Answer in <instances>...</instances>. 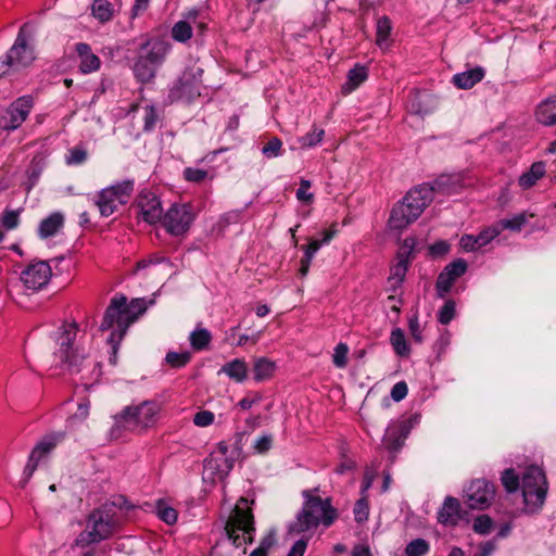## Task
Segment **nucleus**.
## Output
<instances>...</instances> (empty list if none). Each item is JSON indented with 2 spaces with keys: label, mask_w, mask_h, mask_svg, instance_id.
<instances>
[{
  "label": "nucleus",
  "mask_w": 556,
  "mask_h": 556,
  "mask_svg": "<svg viewBox=\"0 0 556 556\" xmlns=\"http://www.w3.org/2000/svg\"><path fill=\"white\" fill-rule=\"evenodd\" d=\"M146 311L143 302L139 299L127 302L126 296L115 295L108 306L101 324L102 330H110L108 343L112 353L110 363L117 364V352L128 328L137 320L138 316Z\"/></svg>",
  "instance_id": "nucleus-1"
},
{
  "label": "nucleus",
  "mask_w": 556,
  "mask_h": 556,
  "mask_svg": "<svg viewBox=\"0 0 556 556\" xmlns=\"http://www.w3.org/2000/svg\"><path fill=\"white\" fill-rule=\"evenodd\" d=\"M317 492L318 488L302 492L303 506L288 528L290 535L306 533L313 535L319 525L329 528L337 520L338 511L332 506L331 498L323 500L316 495Z\"/></svg>",
  "instance_id": "nucleus-2"
},
{
  "label": "nucleus",
  "mask_w": 556,
  "mask_h": 556,
  "mask_svg": "<svg viewBox=\"0 0 556 556\" xmlns=\"http://www.w3.org/2000/svg\"><path fill=\"white\" fill-rule=\"evenodd\" d=\"M134 64L135 78L141 84L153 81L157 68L165 62L172 51V43L161 37L142 36Z\"/></svg>",
  "instance_id": "nucleus-3"
},
{
  "label": "nucleus",
  "mask_w": 556,
  "mask_h": 556,
  "mask_svg": "<svg viewBox=\"0 0 556 556\" xmlns=\"http://www.w3.org/2000/svg\"><path fill=\"white\" fill-rule=\"evenodd\" d=\"M78 327L75 323L63 324L55 332L54 341L58 349L55 357L72 372L83 370V364L89 358V349L85 346L84 336L78 340Z\"/></svg>",
  "instance_id": "nucleus-4"
},
{
  "label": "nucleus",
  "mask_w": 556,
  "mask_h": 556,
  "mask_svg": "<svg viewBox=\"0 0 556 556\" xmlns=\"http://www.w3.org/2000/svg\"><path fill=\"white\" fill-rule=\"evenodd\" d=\"M115 511L111 505L93 509L86 519L85 529L77 535L75 544L86 547L111 538L116 529Z\"/></svg>",
  "instance_id": "nucleus-5"
},
{
  "label": "nucleus",
  "mask_w": 556,
  "mask_h": 556,
  "mask_svg": "<svg viewBox=\"0 0 556 556\" xmlns=\"http://www.w3.org/2000/svg\"><path fill=\"white\" fill-rule=\"evenodd\" d=\"M252 504L253 501L240 497L226 521L225 532L235 547L252 544L254 541L256 529Z\"/></svg>",
  "instance_id": "nucleus-6"
},
{
  "label": "nucleus",
  "mask_w": 556,
  "mask_h": 556,
  "mask_svg": "<svg viewBox=\"0 0 556 556\" xmlns=\"http://www.w3.org/2000/svg\"><path fill=\"white\" fill-rule=\"evenodd\" d=\"M33 46V30L28 24H24L15 38L13 46L0 58V76L26 68L35 61Z\"/></svg>",
  "instance_id": "nucleus-7"
},
{
  "label": "nucleus",
  "mask_w": 556,
  "mask_h": 556,
  "mask_svg": "<svg viewBox=\"0 0 556 556\" xmlns=\"http://www.w3.org/2000/svg\"><path fill=\"white\" fill-rule=\"evenodd\" d=\"M160 408V404L155 401H144L138 405L127 406L115 416V424L131 431L152 427L156 422Z\"/></svg>",
  "instance_id": "nucleus-8"
},
{
  "label": "nucleus",
  "mask_w": 556,
  "mask_h": 556,
  "mask_svg": "<svg viewBox=\"0 0 556 556\" xmlns=\"http://www.w3.org/2000/svg\"><path fill=\"white\" fill-rule=\"evenodd\" d=\"M521 491L527 513H535L543 506L547 493V480L544 471L531 466L522 476Z\"/></svg>",
  "instance_id": "nucleus-9"
},
{
  "label": "nucleus",
  "mask_w": 556,
  "mask_h": 556,
  "mask_svg": "<svg viewBox=\"0 0 556 556\" xmlns=\"http://www.w3.org/2000/svg\"><path fill=\"white\" fill-rule=\"evenodd\" d=\"M238 454L236 447L230 448L225 441L219 442L204 459L203 475L205 479L212 482L226 479L233 469Z\"/></svg>",
  "instance_id": "nucleus-10"
},
{
  "label": "nucleus",
  "mask_w": 556,
  "mask_h": 556,
  "mask_svg": "<svg viewBox=\"0 0 556 556\" xmlns=\"http://www.w3.org/2000/svg\"><path fill=\"white\" fill-rule=\"evenodd\" d=\"M134 187L132 179H125L102 189L96 200L100 214L104 217L111 216L119 205L127 203Z\"/></svg>",
  "instance_id": "nucleus-11"
},
{
  "label": "nucleus",
  "mask_w": 556,
  "mask_h": 556,
  "mask_svg": "<svg viewBox=\"0 0 556 556\" xmlns=\"http://www.w3.org/2000/svg\"><path fill=\"white\" fill-rule=\"evenodd\" d=\"M197 213L191 203H174L164 213L162 226L173 237H182L191 228Z\"/></svg>",
  "instance_id": "nucleus-12"
},
{
  "label": "nucleus",
  "mask_w": 556,
  "mask_h": 556,
  "mask_svg": "<svg viewBox=\"0 0 556 556\" xmlns=\"http://www.w3.org/2000/svg\"><path fill=\"white\" fill-rule=\"evenodd\" d=\"M34 108V98L29 94L14 100L0 117V127L4 130H16L28 117Z\"/></svg>",
  "instance_id": "nucleus-13"
},
{
  "label": "nucleus",
  "mask_w": 556,
  "mask_h": 556,
  "mask_svg": "<svg viewBox=\"0 0 556 556\" xmlns=\"http://www.w3.org/2000/svg\"><path fill=\"white\" fill-rule=\"evenodd\" d=\"M414 245L415 242L413 239H405L396 254L395 263L390 268L388 285L389 289L393 292H395L405 280L413 258Z\"/></svg>",
  "instance_id": "nucleus-14"
},
{
  "label": "nucleus",
  "mask_w": 556,
  "mask_h": 556,
  "mask_svg": "<svg viewBox=\"0 0 556 556\" xmlns=\"http://www.w3.org/2000/svg\"><path fill=\"white\" fill-rule=\"evenodd\" d=\"M428 205L415 204L403 198L391 211L389 227L402 231L418 219Z\"/></svg>",
  "instance_id": "nucleus-15"
},
{
  "label": "nucleus",
  "mask_w": 556,
  "mask_h": 556,
  "mask_svg": "<svg viewBox=\"0 0 556 556\" xmlns=\"http://www.w3.org/2000/svg\"><path fill=\"white\" fill-rule=\"evenodd\" d=\"M52 277V269L48 262L38 261L27 265L21 273V281L24 287L38 292L47 287Z\"/></svg>",
  "instance_id": "nucleus-16"
},
{
  "label": "nucleus",
  "mask_w": 556,
  "mask_h": 556,
  "mask_svg": "<svg viewBox=\"0 0 556 556\" xmlns=\"http://www.w3.org/2000/svg\"><path fill=\"white\" fill-rule=\"evenodd\" d=\"M65 438V433L56 431L45 435L33 448L28 462L25 466L24 473L30 477L36 470L39 463L45 459Z\"/></svg>",
  "instance_id": "nucleus-17"
},
{
  "label": "nucleus",
  "mask_w": 556,
  "mask_h": 556,
  "mask_svg": "<svg viewBox=\"0 0 556 556\" xmlns=\"http://www.w3.org/2000/svg\"><path fill=\"white\" fill-rule=\"evenodd\" d=\"M65 438V433L56 431L45 435L33 448L28 462L25 466L24 473L30 477L36 470L39 463L45 459Z\"/></svg>",
  "instance_id": "nucleus-18"
},
{
  "label": "nucleus",
  "mask_w": 556,
  "mask_h": 556,
  "mask_svg": "<svg viewBox=\"0 0 556 556\" xmlns=\"http://www.w3.org/2000/svg\"><path fill=\"white\" fill-rule=\"evenodd\" d=\"M494 495V485L483 479L473 480L465 491L466 503L471 509H484L489 507Z\"/></svg>",
  "instance_id": "nucleus-19"
},
{
  "label": "nucleus",
  "mask_w": 556,
  "mask_h": 556,
  "mask_svg": "<svg viewBox=\"0 0 556 556\" xmlns=\"http://www.w3.org/2000/svg\"><path fill=\"white\" fill-rule=\"evenodd\" d=\"M468 264L464 258H457L447 264L439 274L435 290L439 298L443 299L452 289L454 282L465 275Z\"/></svg>",
  "instance_id": "nucleus-20"
},
{
  "label": "nucleus",
  "mask_w": 556,
  "mask_h": 556,
  "mask_svg": "<svg viewBox=\"0 0 556 556\" xmlns=\"http://www.w3.org/2000/svg\"><path fill=\"white\" fill-rule=\"evenodd\" d=\"M137 207L139 217L143 222L150 225L162 222L164 215L162 203L155 193L150 191L141 192L137 199Z\"/></svg>",
  "instance_id": "nucleus-21"
},
{
  "label": "nucleus",
  "mask_w": 556,
  "mask_h": 556,
  "mask_svg": "<svg viewBox=\"0 0 556 556\" xmlns=\"http://www.w3.org/2000/svg\"><path fill=\"white\" fill-rule=\"evenodd\" d=\"M408 428L403 421H392L389 424L384 437L383 445L391 453L397 452L408 435Z\"/></svg>",
  "instance_id": "nucleus-22"
},
{
  "label": "nucleus",
  "mask_w": 556,
  "mask_h": 556,
  "mask_svg": "<svg viewBox=\"0 0 556 556\" xmlns=\"http://www.w3.org/2000/svg\"><path fill=\"white\" fill-rule=\"evenodd\" d=\"M437 519L438 522L443 526H457L462 519V508L459 501L455 497L446 496L438 511Z\"/></svg>",
  "instance_id": "nucleus-23"
},
{
  "label": "nucleus",
  "mask_w": 556,
  "mask_h": 556,
  "mask_svg": "<svg viewBox=\"0 0 556 556\" xmlns=\"http://www.w3.org/2000/svg\"><path fill=\"white\" fill-rule=\"evenodd\" d=\"M76 52L79 58V70L84 74H90L100 68L101 61L96 55L88 43L79 42L76 45Z\"/></svg>",
  "instance_id": "nucleus-24"
},
{
  "label": "nucleus",
  "mask_w": 556,
  "mask_h": 556,
  "mask_svg": "<svg viewBox=\"0 0 556 556\" xmlns=\"http://www.w3.org/2000/svg\"><path fill=\"white\" fill-rule=\"evenodd\" d=\"M64 215L60 212H53L43 218L38 226V236L41 239L54 237L64 227Z\"/></svg>",
  "instance_id": "nucleus-25"
},
{
  "label": "nucleus",
  "mask_w": 556,
  "mask_h": 556,
  "mask_svg": "<svg viewBox=\"0 0 556 556\" xmlns=\"http://www.w3.org/2000/svg\"><path fill=\"white\" fill-rule=\"evenodd\" d=\"M485 75L484 68L477 66L463 73H457L453 76L452 81L458 89H470L480 83Z\"/></svg>",
  "instance_id": "nucleus-26"
},
{
  "label": "nucleus",
  "mask_w": 556,
  "mask_h": 556,
  "mask_svg": "<svg viewBox=\"0 0 556 556\" xmlns=\"http://www.w3.org/2000/svg\"><path fill=\"white\" fill-rule=\"evenodd\" d=\"M393 25L388 16H380L376 22V45L382 51H387L392 45Z\"/></svg>",
  "instance_id": "nucleus-27"
},
{
  "label": "nucleus",
  "mask_w": 556,
  "mask_h": 556,
  "mask_svg": "<svg viewBox=\"0 0 556 556\" xmlns=\"http://www.w3.org/2000/svg\"><path fill=\"white\" fill-rule=\"evenodd\" d=\"M536 121L544 126L556 125V94L543 100L535 110Z\"/></svg>",
  "instance_id": "nucleus-28"
},
{
  "label": "nucleus",
  "mask_w": 556,
  "mask_h": 556,
  "mask_svg": "<svg viewBox=\"0 0 556 556\" xmlns=\"http://www.w3.org/2000/svg\"><path fill=\"white\" fill-rule=\"evenodd\" d=\"M368 78V68L365 65L355 64L346 75V81L342 86V92L349 94L356 90Z\"/></svg>",
  "instance_id": "nucleus-29"
},
{
  "label": "nucleus",
  "mask_w": 556,
  "mask_h": 556,
  "mask_svg": "<svg viewBox=\"0 0 556 556\" xmlns=\"http://www.w3.org/2000/svg\"><path fill=\"white\" fill-rule=\"evenodd\" d=\"M219 372L225 374L229 379L241 383L247 379L248 365L243 358H235L223 365Z\"/></svg>",
  "instance_id": "nucleus-30"
},
{
  "label": "nucleus",
  "mask_w": 556,
  "mask_h": 556,
  "mask_svg": "<svg viewBox=\"0 0 556 556\" xmlns=\"http://www.w3.org/2000/svg\"><path fill=\"white\" fill-rule=\"evenodd\" d=\"M404 198L415 204L429 205L434 199V187L430 184L419 185L410 189Z\"/></svg>",
  "instance_id": "nucleus-31"
},
{
  "label": "nucleus",
  "mask_w": 556,
  "mask_h": 556,
  "mask_svg": "<svg viewBox=\"0 0 556 556\" xmlns=\"http://www.w3.org/2000/svg\"><path fill=\"white\" fill-rule=\"evenodd\" d=\"M212 333L208 329L198 324L189 334V343L193 351H205L212 342Z\"/></svg>",
  "instance_id": "nucleus-32"
},
{
  "label": "nucleus",
  "mask_w": 556,
  "mask_h": 556,
  "mask_svg": "<svg viewBox=\"0 0 556 556\" xmlns=\"http://www.w3.org/2000/svg\"><path fill=\"white\" fill-rule=\"evenodd\" d=\"M545 163L542 161L534 162L528 172L523 173L518 184L521 189L527 190L536 185V182L545 175Z\"/></svg>",
  "instance_id": "nucleus-33"
},
{
  "label": "nucleus",
  "mask_w": 556,
  "mask_h": 556,
  "mask_svg": "<svg viewBox=\"0 0 556 556\" xmlns=\"http://www.w3.org/2000/svg\"><path fill=\"white\" fill-rule=\"evenodd\" d=\"M276 369V364L266 358L260 357L254 362L253 377L255 381H264L269 379Z\"/></svg>",
  "instance_id": "nucleus-34"
},
{
  "label": "nucleus",
  "mask_w": 556,
  "mask_h": 556,
  "mask_svg": "<svg viewBox=\"0 0 556 556\" xmlns=\"http://www.w3.org/2000/svg\"><path fill=\"white\" fill-rule=\"evenodd\" d=\"M172 39L179 43H187L193 36V28L189 21L180 20L170 29Z\"/></svg>",
  "instance_id": "nucleus-35"
},
{
  "label": "nucleus",
  "mask_w": 556,
  "mask_h": 556,
  "mask_svg": "<svg viewBox=\"0 0 556 556\" xmlns=\"http://www.w3.org/2000/svg\"><path fill=\"white\" fill-rule=\"evenodd\" d=\"M325 137V130L313 125L311 130L298 138L296 142L301 149H312L317 147Z\"/></svg>",
  "instance_id": "nucleus-36"
},
{
  "label": "nucleus",
  "mask_w": 556,
  "mask_h": 556,
  "mask_svg": "<svg viewBox=\"0 0 556 556\" xmlns=\"http://www.w3.org/2000/svg\"><path fill=\"white\" fill-rule=\"evenodd\" d=\"M390 343L396 355L401 357L408 356L410 348L407 343L404 331L401 328H394L390 334Z\"/></svg>",
  "instance_id": "nucleus-37"
},
{
  "label": "nucleus",
  "mask_w": 556,
  "mask_h": 556,
  "mask_svg": "<svg viewBox=\"0 0 556 556\" xmlns=\"http://www.w3.org/2000/svg\"><path fill=\"white\" fill-rule=\"evenodd\" d=\"M92 15L101 23L109 22L114 15V5L109 0H94L91 5Z\"/></svg>",
  "instance_id": "nucleus-38"
},
{
  "label": "nucleus",
  "mask_w": 556,
  "mask_h": 556,
  "mask_svg": "<svg viewBox=\"0 0 556 556\" xmlns=\"http://www.w3.org/2000/svg\"><path fill=\"white\" fill-rule=\"evenodd\" d=\"M155 514L159 517V519H161L168 526L175 525L178 519L177 510L173 506H170L165 500H159L156 502Z\"/></svg>",
  "instance_id": "nucleus-39"
},
{
  "label": "nucleus",
  "mask_w": 556,
  "mask_h": 556,
  "mask_svg": "<svg viewBox=\"0 0 556 556\" xmlns=\"http://www.w3.org/2000/svg\"><path fill=\"white\" fill-rule=\"evenodd\" d=\"M532 216V214L528 215L526 212H522L514 215L511 218L502 219L496 224L501 232L505 229L511 231H520L522 227L528 223L529 217Z\"/></svg>",
  "instance_id": "nucleus-40"
},
{
  "label": "nucleus",
  "mask_w": 556,
  "mask_h": 556,
  "mask_svg": "<svg viewBox=\"0 0 556 556\" xmlns=\"http://www.w3.org/2000/svg\"><path fill=\"white\" fill-rule=\"evenodd\" d=\"M191 357L192 355L189 351H170L166 354L165 361L172 368H182L190 363Z\"/></svg>",
  "instance_id": "nucleus-41"
},
{
  "label": "nucleus",
  "mask_w": 556,
  "mask_h": 556,
  "mask_svg": "<svg viewBox=\"0 0 556 556\" xmlns=\"http://www.w3.org/2000/svg\"><path fill=\"white\" fill-rule=\"evenodd\" d=\"M354 520L357 523H363L368 520L369 517V503L368 496H362L356 501L353 508Z\"/></svg>",
  "instance_id": "nucleus-42"
},
{
  "label": "nucleus",
  "mask_w": 556,
  "mask_h": 556,
  "mask_svg": "<svg viewBox=\"0 0 556 556\" xmlns=\"http://www.w3.org/2000/svg\"><path fill=\"white\" fill-rule=\"evenodd\" d=\"M182 177L186 181L194 184H200L207 178L213 179V175H210L208 170L195 167H186Z\"/></svg>",
  "instance_id": "nucleus-43"
},
{
  "label": "nucleus",
  "mask_w": 556,
  "mask_h": 556,
  "mask_svg": "<svg viewBox=\"0 0 556 556\" xmlns=\"http://www.w3.org/2000/svg\"><path fill=\"white\" fill-rule=\"evenodd\" d=\"M282 141L278 137L270 138L262 148V154L266 159H275L282 155Z\"/></svg>",
  "instance_id": "nucleus-44"
},
{
  "label": "nucleus",
  "mask_w": 556,
  "mask_h": 556,
  "mask_svg": "<svg viewBox=\"0 0 556 556\" xmlns=\"http://www.w3.org/2000/svg\"><path fill=\"white\" fill-rule=\"evenodd\" d=\"M20 210L5 208L0 216V225L7 230H13L20 225Z\"/></svg>",
  "instance_id": "nucleus-45"
},
{
  "label": "nucleus",
  "mask_w": 556,
  "mask_h": 556,
  "mask_svg": "<svg viewBox=\"0 0 556 556\" xmlns=\"http://www.w3.org/2000/svg\"><path fill=\"white\" fill-rule=\"evenodd\" d=\"M501 235L497 224H493L489 227L483 228L477 236L479 248L488 245L492 240Z\"/></svg>",
  "instance_id": "nucleus-46"
},
{
  "label": "nucleus",
  "mask_w": 556,
  "mask_h": 556,
  "mask_svg": "<svg viewBox=\"0 0 556 556\" xmlns=\"http://www.w3.org/2000/svg\"><path fill=\"white\" fill-rule=\"evenodd\" d=\"M87 157L88 153L84 147H74L65 155V163L70 166H76L85 163Z\"/></svg>",
  "instance_id": "nucleus-47"
},
{
  "label": "nucleus",
  "mask_w": 556,
  "mask_h": 556,
  "mask_svg": "<svg viewBox=\"0 0 556 556\" xmlns=\"http://www.w3.org/2000/svg\"><path fill=\"white\" fill-rule=\"evenodd\" d=\"M247 207L248 204L245 205V207L231 210L223 214L219 219L222 227H228L230 225H236L243 222L244 212Z\"/></svg>",
  "instance_id": "nucleus-48"
},
{
  "label": "nucleus",
  "mask_w": 556,
  "mask_h": 556,
  "mask_svg": "<svg viewBox=\"0 0 556 556\" xmlns=\"http://www.w3.org/2000/svg\"><path fill=\"white\" fill-rule=\"evenodd\" d=\"M501 480L502 484L504 485L505 490L508 493L516 492L520 486L519 477L515 473V470L511 468L506 469L503 472Z\"/></svg>",
  "instance_id": "nucleus-49"
},
{
  "label": "nucleus",
  "mask_w": 556,
  "mask_h": 556,
  "mask_svg": "<svg viewBox=\"0 0 556 556\" xmlns=\"http://www.w3.org/2000/svg\"><path fill=\"white\" fill-rule=\"evenodd\" d=\"M429 551V544L424 539H416L409 542L405 548L406 556H424Z\"/></svg>",
  "instance_id": "nucleus-50"
},
{
  "label": "nucleus",
  "mask_w": 556,
  "mask_h": 556,
  "mask_svg": "<svg viewBox=\"0 0 556 556\" xmlns=\"http://www.w3.org/2000/svg\"><path fill=\"white\" fill-rule=\"evenodd\" d=\"M349 346L346 343L340 342L336 345L332 355L333 365L337 368H344L348 365Z\"/></svg>",
  "instance_id": "nucleus-51"
},
{
  "label": "nucleus",
  "mask_w": 556,
  "mask_h": 556,
  "mask_svg": "<svg viewBox=\"0 0 556 556\" xmlns=\"http://www.w3.org/2000/svg\"><path fill=\"white\" fill-rule=\"evenodd\" d=\"M456 314V304L453 300H447L438 313V320L442 325L450 324Z\"/></svg>",
  "instance_id": "nucleus-52"
},
{
  "label": "nucleus",
  "mask_w": 556,
  "mask_h": 556,
  "mask_svg": "<svg viewBox=\"0 0 556 556\" xmlns=\"http://www.w3.org/2000/svg\"><path fill=\"white\" fill-rule=\"evenodd\" d=\"M312 182L307 179L302 178L300 180V187L295 192V197L300 202L311 204L314 201V193L309 191Z\"/></svg>",
  "instance_id": "nucleus-53"
},
{
  "label": "nucleus",
  "mask_w": 556,
  "mask_h": 556,
  "mask_svg": "<svg viewBox=\"0 0 556 556\" xmlns=\"http://www.w3.org/2000/svg\"><path fill=\"white\" fill-rule=\"evenodd\" d=\"M159 122V114L153 105H147L143 114V130L152 131Z\"/></svg>",
  "instance_id": "nucleus-54"
},
{
  "label": "nucleus",
  "mask_w": 556,
  "mask_h": 556,
  "mask_svg": "<svg viewBox=\"0 0 556 556\" xmlns=\"http://www.w3.org/2000/svg\"><path fill=\"white\" fill-rule=\"evenodd\" d=\"M493 528L492 519L486 515H481L473 520L472 529L478 534H489Z\"/></svg>",
  "instance_id": "nucleus-55"
},
{
  "label": "nucleus",
  "mask_w": 556,
  "mask_h": 556,
  "mask_svg": "<svg viewBox=\"0 0 556 556\" xmlns=\"http://www.w3.org/2000/svg\"><path fill=\"white\" fill-rule=\"evenodd\" d=\"M193 424L197 427L205 428L214 424L215 415L211 410H200L193 416Z\"/></svg>",
  "instance_id": "nucleus-56"
},
{
  "label": "nucleus",
  "mask_w": 556,
  "mask_h": 556,
  "mask_svg": "<svg viewBox=\"0 0 556 556\" xmlns=\"http://www.w3.org/2000/svg\"><path fill=\"white\" fill-rule=\"evenodd\" d=\"M301 538L292 545L287 556H303L309 539L313 536L311 534H300Z\"/></svg>",
  "instance_id": "nucleus-57"
},
{
  "label": "nucleus",
  "mask_w": 556,
  "mask_h": 556,
  "mask_svg": "<svg viewBox=\"0 0 556 556\" xmlns=\"http://www.w3.org/2000/svg\"><path fill=\"white\" fill-rule=\"evenodd\" d=\"M408 329L412 338L417 342L421 343L424 340L422 337V327L420 326L419 319L417 315L410 316L408 318Z\"/></svg>",
  "instance_id": "nucleus-58"
},
{
  "label": "nucleus",
  "mask_w": 556,
  "mask_h": 556,
  "mask_svg": "<svg viewBox=\"0 0 556 556\" xmlns=\"http://www.w3.org/2000/svg\"><path fill=\"white\" fill-rule=\"evenodd\" d=\"M273 445V435L271 434H263L261 435L253 445L254 451L257 454H265L271 448Z\"/></svg>",
  "instance_id": "nucleus-59"
},
{
  "label": "nucleus",
  "mask_w": 556,
  "mask_h": 556,
  "mask_svg": "<svg viewBox=\"0 0 556 556\" xmlns=\"http://www.w3.org/2000/svg\"><path fill=\"white\" fill-rule=\"evenodd\" d=\"M459 247L465 252H475L480 249L476 236L467 233L460 237Z\"/></svg>",
  "instance_id": "nucleus-60"
},
{
  "label": "nucleus",
  "mask_w": 556,
  "mask_h": 556,
  "mask_svg": "<svg viewBox=\"0 0 556 556\" xmlns=\"http://www.w3.org/2000/svg\"><path fill=\"white\" fill-rule=\"evenodd\" d=\"M408 388L404 381L396 382L391 389V397L395 402H400L407 395Z\"/></svg>",
  "instance_id": "nucleus-61"
},
{
  "label": "nucleus",
  "mask_w": 556,
  "mask_h": 556,
  "mask_svg": "<svg viewBox=\"0 0 556 556\" xmlns=\"http://www.w3.org/2000/svg\"><path fill=\"white\" fill-rule=\"evenodd\" d=\"M375 478H376L375 470L367 469L364 472L363 482H362V486H361V495L362 496H368V491L371 488V485L375 481Z\"/></svg>",
  "instance_id": "nucleus-62"
},
{
  "label": "nucleus",
  "mask_w": 556,
  "mask_h": 556,
  "mask_svg": "<svg viewBox=\"0 0 556 556\" xmlns=\"http://www.w3.org/2000/svg\"><path fill=\"white\" fill-rule=\"evenodd\" d=\"M432 256H443L450 251V243L444 240L434 242L429 247Z\"/></svg>",
  "instance_id": "nucleus-63"
},
{
  "label": "nucleus",
  "mask_w": 556,
  "mask_h": 556,
  "mask_svg": "<svg viewBox=\"0 0 556 556\" xmlns=\"http://www.w3.org/2000/svg\"><path fill=\"white\" fill-rule=\"evenodd\" d=\"M276 543V532L275 530H269L260 542L258 548L269 552V549L275 545Z\"/></svg>",
  "instance_id": "nucleus-64"
}]
</instances>
